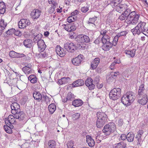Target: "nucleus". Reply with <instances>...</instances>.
<instances>
[{
	"label": "nucleus",
	"instance_id": "1",
	"mask_svg": "<svg viewBox=\"0 0 148 148\" xmlns=\"http://www.w3.org/2000/svg\"><path fill=\"white\" fill-rule=\"evenodd\" d=\"M134 93L131 91H128L121 98V102L126 106L130 105L135 99Z\"/></svg>",
	"mask_w": 148,
	"mask_h": 148
},
{
	"label": "nucleus",
	"instance_id": "2",
	"mask_svg": "<svg viewBox=\"0 0 148 148\" xmlns=\"http://www.w3.org/2000/svg\"><path fill=\"white\" fill-rule=\"evenodd\" d=\"M140 16V15L137 14L135 11L131 12L128 18H127V23L129 25H135L138 22Z\"/></svg>",
	"mask_w": 148,
	"mask_h": 148
},
{
	"label": "nucleus",
	"instance_id": "3",
	"mask_svg": "<svg viewBox=\"0 0 148 148\" xmlns=\"http://www.w3.org/2000/svg\"><path fill=\"white\" fill-rule=\"evenodd\" d=\"M33 97L34 99L38 101H41V102H46L47 103L50 102V100L49 97L46 95H42L39 92L34 91L33 93Z\"/></svg>",
	"mask_w": 148,
	"mask_h": 148
},
{
	"label": "nucleus",
	"instance_id": "4",
	"mask_svg": "<svg viewBox=\"0 0 148 148\" xmlns=\"http://www.w3.org/2000/svg\"><path fill=\"white\" fill-rule=\"evenodd\" d=\"M116 128L115 124L113 122H110L104 126L102 131L105 135L108 136L114 132L116 130Z\"/></svg>",
	"mask_w": 148,
	"mask_h": 148
},
{
	"label": "nucleus",
	"instance_id": "5",
	"mask_svg": "<svg viewBox=\"0 0 148 148\" xmlns=\"http://www.w3.org/2000/svg\"><path fill=\"white\" fill-rule=\"evenodd\" d=\"M121 90L119 88H114L112 90L109 94L110 98L113 100L119 99L121 95Z\"/></svg>",
	"mask_w": 148,
	"mask_h": 148
},
{
	"label": "nucleus",
	"instance_id": "6",
	"mask_svg": "<svg viewBox=\"0 0 148 148\" xmlns=\"http://www.w3.org/2000/svg\"><path fill=\"white\" fill-rule=\"evenodd\" d=\"M90 40L88 36L82 34L78 35L75 38V41L79 43H88L90 42Z\"/></svg>",
	"mask_w": 148,
	"mask_h": 148
},
{
	"label": "nucleus",
	"instance_id": "7",
	"mask_svg": "<svg viewBox=\"0 0 148 148\" xmlns=\"http://www.w3.org/2000/svg\"><path fill=\"white\" fill-rule=\"evenodd\" d=\"M83 56L80 54L77 57L72 59L71 60V62L74 65L79 66L83 63Z\"/></svg>",
	"mask_w": 148,
	"mask_h": 148
},
{
	"label": "nucleus",
	"instance_id": "8",
	"mask_svg": "<svg viewBox=\"0 0 148 148\" xmlns=\"http://www.w3.org/2000/svg\"><path fill=\"white\" fill-rule=\"evenodd\" d=\"M64 47L69 52L73 53L75 50V45L73 42L65 43Z\"/></svg>",
	"mask_w": 148,
	"mask_h": 148
},
{
	"label": "nucleus",
	"instance_id": "9",
	"mask_svg": "<svg viewBox=\"0 0 148 148\" xmlns=\"http://www.w3.org/2000/svg\"><path fill=\"white\" fill-rule=\"evenodd\" d=\"M119 72H111L109 76V77L107 79V82L110 83L111 82L115 81L117 76L119 75Z\"/></svg>",
	"mask_w": 148,
	"mask_h": 148
},
{
	"label": "nucleus",
	"instance_id": "10",
	"mask_svg": "<svg viewBox=\"0 0 148 148\" xmlns=\"http://www.w3.org/2000/svg\"><path fill=\"white\" fill-rule=\"evenodd\" d=\"M11 113L12 114H15L20 110L19 105L16 102L12 103L11 105Z\"/></svg>",
	"mask_w": 148,
	"mask_h": 148
},
{
	"label": "nucleus",
	"instance_id": "11",
	"mask_svg": "<svg viewBox=\"0 0 148 148\" xmlns=\"http://www.w3.org/2000/svg\"><path fill=\"white\" fill-rule=\"evenodd\" d=\"M30 24V23L29 20L23 18L21 19L19 22L18 26L19 28L22 29L25 28Z\"/></svg>",
	"mask_w": 148,
	"mask_h": 148
},
{
	"label": "nucleus",
	"instance_id": "12",
	"mask_svg": "<svg viewBox=\"0 0 148 148\" xmlns=\"http://www.w3.org/2000/svg\"><path fill=\"white\" fill-rule=\"evenodd\" d=\"M93 80L90 77L87 78L85 81V85L90 90L94 89L95 87V85L93 83Z\"/></svg>",
	"mask_w": 148,
	"mask_h": 148
},
{
	"label": "nucleus",
	"instance_id": "13",
	"mask_svg": "<svg viewBox=\"0 0 148 148\" xmlns=\"http://www.w3.org/2000/svg\"><path fill=\"white\" fill-rule=\"evenodd\" d=\"M56 51L57 55L60 57H63L66 54V51L60 45H57L56 48Z\"/></svg>",
	"mask_w": 148,
	"mask_h": 148
},
{
	"label": "nucleus",
	"instance_id": "14",
	"mask_svg": "<svg viewBox=\"0 0 148 148\" xmlns=\"http://www.w3.org/2000/svg\"><path fill=\"white\" fill-rule=\"evenodd\" d=\"M144 132L142 130H140L137 132V134L136 135L135 138L137 139V145H141V143L143 142V140L142 138V136L143 135Z\"/></svg>",
	"mask_w": 148,
	"mask_h": 148
},
{
	"label": "nucleus",
	"instance_id": "15",
	"mask_svg": "<svg viewBox=\"0 0 148 148\" xmlns=\"http://www.w3.org/2000/svg\"><path fill=\"white\" fill-rule=\"evenodd\" d=\"M97 116L99 120L107 122V116L104 112H98L97 113Z\"/></svg>",
	"mask_w": 148,
	"mask_h": 148
},
{
	"label": "nucleus",
	"instance_id": "16",
	"mask_svg": "<svg viewBox=\"0 0 148 148\" xmlns=\"http://www.w3.org/2000/svg\"><path fill=\"white\" fill-rule=\"evenodd\" d=\"M37 43L39 51L40 52H43L46 47V45L43 40H40Z\"/></svg>",
	"mask_w": 148,
	"mask_h": 148
},
{
	"label": "nucleus",
	"instance_id": "17",
	"mask_svg": "<svg viewBox=\"0 0 148 148\" xmlns=\"http://www.w3.org/2000/svg\"><path fill=\"white\" fill-rule=\"evenodd\" d=\"M16 119L19 121H23L25 117V113L23 111H18L16 113L14 114Z\"/></svg>",
	"mask_w": 148,
	"mask_h": 148
},
{
	"label": "nucleus",
	"instance_id": "18",
	"mask_svg": "<svg viewBox=\"0 0 148 148\" xmlns=\"http://www.w3.org/2000/svg\"><path fill=\"white\" fill-rule=\"evenodd\" d=\"M41 11L38 9L34 10L31 12V15L32 18L34 19H37L40 15Z\"/></svg>",
	"mask_w": 148,
	"mask_h": 148
},
{
	"label": "nucleus",
	"instance_id": "19",
	"mask_svg": "<svg viewBox=\"0 0 148 148\" xmlns=\"http://www.w3.org/2000/svg\"><path fill=\"white\" fill-rule=\"evenodd\" d=\"M100 59L99 58H95L94 60L91 62L90 69H95L97 66L99 62Z\"/></svg>",
	"mask_w": 148,
	"mask_h": 148
},
{
	"label": "nucleus",
	"instance_id": "20",
	"mask_svg": "<svg viewBox=\"0 0 148 148\" xmlns=\"http://www.w3.org/2000/svg\"><path fill=\"white\" fill-rule=\"evenodd\" d=\"M86 142L89 147H92L95 145V141L91 136L89 135H87L86 136Z\"/></svg>",
	"mask_w": 148,
	"mask_h": 148
},
{
	"label": "nucleus",
	"instance_id": "21",
	"mask_svg": "<svg viewBox=\"0 0 148 148\" xmlns=\"http://www.w3.org/2000/svg\"><path fill=\"white\" fill-rule=\"evenodd\" d=\"M84 81L82 79H78L73 82L72 84L73 87L81 86L84 84Z\"/></svg>",
	"mask_w": 148,
	"mask_h": 148
},
{
	"label": "nucleus",
	"instance_id": "22",
	"mask_svg": "<svg viewBox=\"0 0 148 148\" xmlns=\"http://www.w3.org/2000/svg\"><path fill=\"white\" fill-rule=\"evenodd\" d=\"M136 51V49L133 48L126 50L124 52L126 54L129 55L130 57H133L135 55Z\"/></svg>",
	"mask_w": 148,
	"mask_h": 148
},
{
	"label": "nucleus",
	"instance_id": "23",
	"mask_svg": "<svg viewBox=\"0 0 148 148\" xmlns=\"http://www.w3.org/2000/svg\"><path fill=\"white\" fill-rule=\"evenodd\" d=\"M126 144L123 141L115 144L113 146V148H125L126 147Z\"/></svg>",
	"mask_w": 148,
	"mask_h": 148
},
{
	"label": "nucleus",
	"instance_id": "24",
	"mask_svg": "<svg viewBox=\"0 0 148 148\" xmlns=\"http://www.w3.org/2000/svg\"><path fill=\"white\" fill-rule=\"evenodd\" d=\"M135 136L132 132H130L127 134V140L129 142H132L134 140Z\"/></svg>",
	"mask_w": 148,
	"mask_h": 148
},
{
	"label": "nucleus",
	"instance_id": "25",
	"mask_svg": "<svg viewBox=\"0 0 148 148\" xmlns=\"http://www.w3.org/2000/svg\"><path fill=\"white\" fill-rule=\"evenodd\" d=\"M70 78L69 77H64L58 80V83L60 85H62L68 83L70 81Z\"/></svg>",
	"mask_w": 148,
	"mask_h": 148
},
{
	"label": "nucleus",
	"instance_id": "26",
	"mask_svg": "<svg viewBox=\"0 0 148 148\" xmlns=\"http://www.w3.org/2000/svg\"><path fill=\"white\" fill-rule=\"evenodd\" d=\"M147 95H145L143 96V98L141 99H138L137 102L139 104L142 105L146 104L147 102Z\"/></svg>",
	"mask_w": 148,
	"mask_h": 148
},
{
	"label": "nucleus",
	"instance_id": "27",
	"mask_svg": "<svg viewBox=\"0 0 148 148\" xmlns=\"http://www.w3.org/2000/svg\"><path fill=\"white\" fill-rule=\"evenodd\" d=\"M83 103V101L81 99H76L72 102V105L75 107L81 106Z\"/></svg>",
	"mask_w": 148,
	"mask_h": 148
},
{
	"label": "nucleus",
	"instance_id": "28",
	"mask_svg": "<svg viewBox=\"0 0 148 148\" xmlns=\"http://www.w3.org/2000/svg\"><path fill=\"white\" fill-rule=\"evenodd\" d=\"M131 31L134 35H135L136 34L139 35L142 33V31H141L137 25L134 28L131 29Z\"/></svg>",
	"mask_w": 148,
	"mask_h": 148
},
{
	"label": "nucleus",
	"instance_id": "29",
	"mask_svg": "<svg viewBox=\"0 0 148 148\" xmlns=\"http://www.w3.org/2000/svg\"><path fill=\"white\" fill-rule=\"evenodd\" d=\"M48 109L50 113L52 114L56 109V106L54 103H51L49 106Z\"/></svg>",
	"mask_w": 148,
	"mask_h": 148
},
{
	"label": "nucleus",
	"instance_id": "30",
	"mask_svg": "<svg viewBox=\"0 0 148 148\" xmlns=\"http://www.w3.org/2000/svg\"><path fill=\"white\" fill-rule=\"evenodd\" d=\"M25 46L27 48H31L32 46V40L29 39H27L23 42Z\"/></svg>",
	"mask_w": 148,
	"mask_h": 148
},
{
	"label": "nucleus",
	"instance_id": "31",
	"mask_svg": "<svg viewBox=\"0 0 148 148\" xmlns=\"http://www.w3.org/2000/svg\"><path fill=\"white\" fill-rule=\"evenodd\" d=\"M107 122L97 119L96 123V126L97 128H101Z\"/></svg>",
	"mask_w": 148,
	"mask_h": 148
},
{
	"label": "nucleus",
	"instance_id": "32",
	"mask_svg": "<svg viewBox=\"0 0 148 148\" xmlns=\"http://www.w3.org/2000/svg\"><path fill=\"white\" fill-rule=\"evenodd\" d=\"M28 80L30 81V82L33 84L36 83L37 80V78L34 75H31L28 77Z\"/></svg>",
	"mask_w": 148,
	"mask_h": 148
},
{
	"label": "nucleus",
	"instance_id": "33",
	"mask_svg": "<svg viewBox=\"0 0 148 148\" xmlns=\"http://www.w3.org/2000/svg\"><path fill=\"white\" fill-rule=\"evenodd\" d=\"M125 4H119L117 5L116 8V11L119 13H121L125 9Z\"/></svg>",
	"mask_w": 148,
	"mask_h": 148
},
{
	"label": "nucleus",
	"instance_id": "34",
	"mask_svg": "<svg viewBox=\"0 0 148 148\" xmlns=\"http://www.w3.org/2000/svg\"><path fill=\"white\" fill-rule=\"evenodd\" d=\"M5 12V5L4 3H0V14H3Z\"/></svg>",
	"mask_w": 148,
	"mask_h": 148
},
{
	"label": "nucleus",
	"instance_id": "35",
	"mask_svg": "<svg viewBox=\"0 0 148 148\" xmlns=\"http://www.w3.org/2000/svg\"><path fill=\"white\" fill-rule=\"evenodd\" d=\"M22 70L26 75L31 73H32L33 71L32 68H28L27 67H23Z\"/></svg>",
	"mask_w": 148,
	"mask_h": 148
},
{
	"label": "nucleus",
	"instance_id": "36",
	"mask_svg": "<svg viewBox=\"0 0 148 148\" xmlns=\"http://www.w3.org/2000/svg\"><path fill=\"white\" fill-rule=\"evenodd\" d=\"M15 119L14 116L12 115H10L8 117V121L11 125L13 124L15 122Z\"/></svg>",
	"mask_w": 148,
	"mask_h": 148
},
{
	"label": "nucleus",
	"instance_id": "37",
	"mask_svg": "<svg viewBox=\"0 0 148 148\" xmlns=\"http://www.w3.org/2000/svg\"><path fill=\"white\" fill-rule=\"evenodd\" d=\"M48 145L49 148H55L56 143L54 140H50L49 141Z\"/></svg>",
	"mask_w": 148,
	"mask_h": 148
},
{
	"label": "nucleus",
	"instance_id": "38",
	"mask_svg": "<svg viewBox=\"0 0 148 148\" xmlns=\"http://www.w3.org/2000/svg\"><path fill=\"white\" fill-rule=\"evenodd\" d=\"M41 35V34H38L34 36L33 39V41L34 42L38 43L40 40H43L41 39L42 38Z\"/></svg>",
	"mask_w": 148,
	"mask_h": 148
},
{
	"label": "nucleus",
	"instance_id": "39",
	"mask_svg": "<svg viewBox=\"0 0 148 148\" xmlns=\"http://www.w3.org/2000/svg\"><path fill=\"white\" fill-rule=\"evenodd\" d=\"M15 32V29L14 28H12L9 29L8 31L5 32L6 35H5V36L8 37L9 35H12Z\"/></svg>",
	"mask_w": 148,
	"mask_h": 148
},
{
	"label": "nucleus",
	"instance_id": "40",
	"mask_svg": "<svg viewBox=\"0 0 148 148\" xmlns=\"http://www.w3.org/2000/svg\"><path fill=\"white\" fill-rule=\"evenodd\" d=\"M7 25V23H5L4 20L1 19L0 20V29L2 30L4 29Z\"/></svg>",
	"mask_w": 148,
	"mask_h": 148
},
{
	"label": "nucleus",
	"instance_id": "41",
	"mask_svg": "<svg viewBox=\"0 0 148 148\" xmlns=\"http://www.w3.org/2000/svg\"><path fill=\"white\" fill-rule=\"evenodd\" d=\"M146 25V23L141 22L140 23H139L137 25L141 31L142 32V31H143V30L144 27H145Z\"/></svg>",
	"mask_w": 148,
	"mask_h": 148
},
{
	"label": "nucleus",
	"instance_id": "42",
	"mask_svg": "<svg viewBox=\"0 0 148 148\" xmlns=\"http://www.w3.org/2000/svg\"><path fill=\"white\" fill-rule=\"evenodd\" d=\"M77 16H73L72 15L69 16L67 19V21L69 23H71L76 20L77 19Z\"/></svg>",
	"mask_w": 148,
	"mask_h": 148
},
{
	"label": "nucleus",
	"instance_id": "43",
	"mask_svg": "<svg viewBox=\"0 0 148 148\" xmlns=\"http://www.w3.org/2000/svg\"><path fill=\"white\" fill-rule=\"evenodd\" d=\"M97 18V17L96 16H94L92 18H90L88 21H87V23L88 24L90 23L94 24V23H95Z\"/></svg>",
	"mask_w": 148,
	"mask_h": 148
},
{
	"label": "nucleus",
	"instance_id": "44",
	"mask_svg": "<svg viewBox=\"0 0 148 148\" xmlns=\"http://www.w3.org/2000/svg\"><path fill=\"white\" fill-rule=\"evenodd\" d=\"M110 36L108 35H104L101 38V41L102 42H106L108 41H110Z\"/></svg>",
	"mask_w": 148,
	"mask_h": 148
},
{
	"label": "nucleus",
	"instance_id": "45",
	"mask_svg": "<svg viewBox=\"0 0 148 148\" xmlns=\"http://www.w3.org/2000/svg\"><path fill=\"white\" fill-rule=\"evenodd\" d=\"M71 116H72L73 118L75 120L78 119L79 118V117L80 115V114L79 113H75L73 112L71 114Z\"/></svg>",
	"mask_w": 148,
	"mask_h": 148
},
{
	"label": "nucleus",
	"instance_id": "46",
	"mask_svg": "<svg viewBox=\"0 0 148 148\" xmlns=\"http://www.w3.org/2000/svg\"><path fill=\"white\" fill-rule=\"evenodd\" d=\"M113 45H102V49L105 51H108L110 48H111L112 46Z\"/></svg>",
	"mask_w": 148,
	"mask_h": 148
},
{
	"label": "nucleus",
	"instance_id": "47",
	"mask_svg": "<svg viewBox=\"0 0 148 148\" xmlns=\"http://www.w3.org/2000/svg\"><path fill=\"white\" fill-rule=\"evenodd\" d=\"M57 4V3H53V5H52V6L49 9V13L52 14L55 11V6Z\"/></svg>",
	"mask_w": 148,
	"mask_h": 148
},
{
	"label": "nucleus",
	"instance_id": "48",
	"mask_svg": "<svg viewBox=\"0 0 148 148\" xmlns=\"http://www.w3.org/2000/svg\"><path fill=\"white\" fill-rule=\"evenodd\" d=\"M69 32L70 33L68 34L69 38L71 39H75V38L76 37V34L73 32L71 31Z\"/></svg>",
	"mask_w": 148,
	"mask_h": 148
},
{
	"label": "nucleus",
	"instance_id": "49",
	"mask_svg": "<svg viewBox=\"0 0 148 148\" xmlns=\"http://www.w3.org/2000/svg\"><path fill=\"white\" fill-rule=\"evenodd\" d=\"M67 99L69 101H71L74 98V95L71 92H69L67 96L66 97Z\"/></svg>",
	"mask_w": 148,
	"mask_h": 148
},
{
	"label": "nucleus",
	"instance_id": "50",
	"mask_svg": "<svg viewBox=\"0 0 148 148\" xmlns=\"http://www.w3.org/2000/svg\"><path fill=\"white\" fill-rule=\"evenodd\" d=\"M147 95L146 93H145V92L143 91H138V95H137V98H139L140 97H141L142 96H144L145 95Z\"/></svg>",
	"mask_w": 148,
	"mask_h": 148
},
{
	"label": "nucleus",
	"instance_id": "51",
	"mask_svg": "<svg viewBox=\"0 0 148 148\" xmlns=\"http://www.w3.org/2000/svg\"><path fill=\"white\" fill-rule=\"evenodd\" d=\"M125 11L123 13L126 15V16L127 17V18H128V16L130 15L131 13V10L130 9H125Z\"/></svg>",
	"mask_w": 148,
	"mask_h": 148
},
{
	"label": "nucleus",
	"instance_id": "52",
	"mask_svg": "<svg viewBox=\"0 0 148 148\" xmlns=\"http://www.w3.org/2000/svg\"><path fill=\"white\" fill-rule=\"evenodd\" d=\"M41 53L40 52L38 55L39 57L40 58H45L47 57L48 56V54L45 51L43 53Z\"/></svg>",
	"mask_w": 148,
	"mask_h": 148
},
{
	"label": "nucleus",
	"instance_id": "53",
	"mask_svg": "<svg viewBox=\"0 0 148 148\" xmlns=\"http://www.w3.org/2000/svg\"><path fill=\"white\" fill-rule=\"evenodd\" d=\"M142 31V33L147 36V35H148L147 34V33H148V27H147L146 25L144 27L143 30Z\"/></svg>",
	"mask_w": 148,
	"mask_h": 148
},
{
	"label": "nucleus",
	"instance_id": "54",
	"mask_svg": "<svg viewBox=\"0 0 148 148\" xmlns=\"http://www.w3.org/2000/svg\"><path fill=\"white\" fill-rule=\"evenodd\" d=\"M127 16L125 15L123 13L119 16L118 18V19H120L121 21H123L126 19L127 20Z\"/></svg>",
	"mask_w": 148,
	"mask_h": 148
},
{
	"label": "nucleus",
	"instance_id": "55",
	"mask_svg": "<svg viewBox=\"0 0 148 148\" xmlns=\"http://www.w3.org/2000/svg\"><path fill=\"white\" fill-rule=\"evenodd\" d=\"M119 38L117 36H116L114 38L113 40V45L114 46H115L118 40H119Z\"/></svg>",
	"mask_w": 148,
	"mask_h": 148
},
{
	"label": "nucleus",
	"instance_id": "56",
	"mask_svg": "<svg viewBox=\"0 0 148 148\" xmlns=\"http://www.w3.org/2000/svg\"><path fill=\"white\" fill-rule=\"evenodd\" d=\"M67 146L68 148H71L73 147V143L72 141L71 140L67 143Z\"/></svg>",
	"mask_w": 148,
	"mask_h": 148
},
{
	"label": "nucleus",
	"instance_id": "57",
	"mask_svg": "<svg viewBox=\"0 0 148 148\" xmlns=\"http://www.w3.org/2000/svg\"><path fill=\"white\" fill-rule=\"evenodd\" d=\"M25 56V55L23 53H20L16 52L14 58H22Z\"/></svg>",
	"mask_w": 148,
	"mask_h": 148
},
{
	"label": "nucleus",
	"instance_id": "58",
	"mask_svg": "<svg viewBox=\"0 0 148 148\" xmlns=\"http://www.w3.org/2000/svg\"><path fill=\"white\" fill-rule=\"evenodd\" d=\"M66 27H64L65 30L68 32H71V25L69 23H67L66 24Z\"/></svg>",
	"mask_w": 148,
	"mask_h": 148
},
{
	"label": "nucleus",
	"instance_id": "59",
	"mask_svg": "<svg viewBox=\"0 0 148 148\" xmlns=\"http://www.w3.org/2000/svg\"><path fill=\"white\" fill-rule=\"evenodd\" d=\"M14 34L15 35L18 36H21L22 35V33L21 31L15 29Z\"/></svg>",
	"mask_w": 148,
	"mask_h": 148
},
{
	"label": "nucleus",
	"instance_id": "60",
	"mask_svg": "<svg viewBox=\"0 0 148 148\" xmlns=\"http://www.w3.org/2000/svg\"><path fill=\"white\" fill-rule=\"evenodd\" d=\"M88 7H84L81 9V11L83 13H86L88 10Z\"/></svg>",
	"mask_w": 148,
	"mask_h": 148
},
{
	"label": "nucleus",
	"instance_id": "61",
	"mask_svg": "<svg viewBox=\"0 0 148 148\" xmlns=\"http://www.w3.org/2000/svg\"><path fill=\"white\" fill-rule=\"evenodd\" d=\"M16 52L14 51H11L10 52L9 55L11 58H14Z\"/></svg>",
	"mask_w": 148,
	"mask_h": 148
},
{
	"label": "nucleus",
	"instance_id": "62",
	"mask_svg": "<svg viewBox=\"0 0 148 148\" xmlns=\"http://www.w3.org/2000/svg\"><path fill=\"white\" fill-rule=\"evenodd\" d=\"M122 1V0H114V5L116 6H117V4L118 5L120 4Z\"/></svg>",
	"mask_w": 148,
	"mask_h": 148
},
{
	"label": "nucleus",
	"instance_id": "63",
	"mask_svg": "<svg viewBox=\"0 0 148 148\" xmlns=\"http://www.w3.org/2000/svg\"><path fill=\"white\" fill-rule=\"evenodd\" d=\"M145 90L144 85V84H142L139 86L138 91H144Z\"/></svg>",
	"mask_w": 148,
	"mask_h": 148
},
{
	"label": "nucleus",
	"instance_id": "64",
	"mask_svg": "<svg viewBox=\"0 0 148 148\" xmlns=\"http://www.w3.org/2000/svg\"><path fill=\"white\" fill-rule=\"evenodd\" d=\"M120 138L121 140H124L127 139V135H126L124 134H122L121 135Z\"/></svg>",
	"mask_w": 148,
	"mask_h": 148
}]
</instances>
